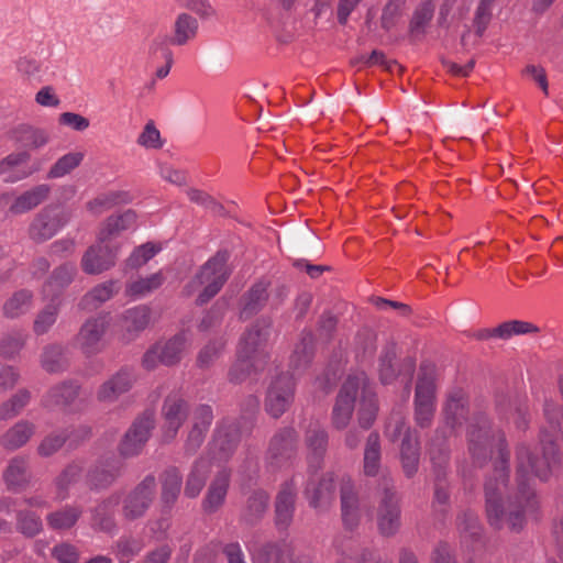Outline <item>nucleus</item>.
Returning <instances> with one entry per match:
<instances>
[{"mask_svg": "<svg viewBox=\"0 0 563 563\" xmlns=\"http://www.w3.org/2000/svg\"><path fill=\"white\" fill-rule=\"evenodd\" d=\"M120 339L124 343L134 341L151 323V309L145 305H139L124 310L120 318Z\"/></svg>", "mask_w": 563, "mask_h": 563, "instance_id": "nucleus-19", "label": "nucleus"}, {"mask_svg": "<svg viewBox=\"0 0 563 563\" xmlns=\"http://www.w3.org/2000/svg\"><path fill=\"white\" fill-rule=\"evenodd\" d=\"M143 549L141 540L135 538L122 537L114 545V554L119 563H129L131 559L137 555Z\"/></svg>", "mask_w": 563, "mask_h": 563, "instance_id": "nucleus-58", "label": "nucleus"}, {"mask_svg": "<svg viewBox=\"0 0 563 563\" xmlns=\"http://www.w3.org/2000/svg\"><path fill=\"white\" fill-rule=\"evenodd\" d=\"M334 487L332 474L324 475L317 486L308 485L306 496L309 505L316 509L327 507L333 498Z\"/></svg>", "mask_w": 563, "mask_h": 563, "instance_id": "nucleus-43", "label": "nucleus"}, {"mask_svg": "<svg viewBox=\"0 0 563 563\" xmlns=\"http://www.w3.org/2000/svg\"><path fill=\"white\" fill-rule=\"evenodd\" d=\"M437 368L432 363H422L415 393V421L420 428L431 426L435 412Z\"/></svg>", "mask_w": 563, "mask_h": 563, "instance_id": "nucleus-3", "label": "nucleus"}, {"mask_svg": "<svg viewBox=\"0 0 563 563\" xmlns=\"http://www.w3.org/2000/svg\"><path fill=\"white\" fill-rule=\"evenodd\" d=\"M51 555L57 563H79L81 558L80 550L68 541L56 543Z\"/></svg>", "mask_w": 563, "mask_h": 563, "instance_id": "nucleus-59", "label": "nucleus"}, {"mask_svg": "<svg viewBox=\"0 0 563 563\" xmlns=\"http://www.w3.org/2000/svg\"><path fill=\"white\" fill-rule=\"evenodd\" d=\"M85 158L81 151H73L60 156L48 169L46 177L48 179H58L69 175L75 170Z\"/></svg>", "mask_w": 563, "mask_h": 563, "instance_id": "nucleus-48", "label": "nucleus"}, {"mask_svg": "<svg viewBox=\"0 0 563 563\" xmlns=\"http://www.w3.org/2000/svg\"><path fill=\"white\" fill-rule=\"evenodd\" d=\"M27 333L23 330H11L0 340V354L8 360L14 358L24 347Z\"/></svg>", "mask_w": 563, "mask_h": 563, "instance_id": "nucleus-54", "label": "nucleus"}, {"mask_svg": "<svg viewBox=\"0 0 563 563\" xmlns=\"http://www.w3.org/2000/svg\"><path fill=\"white\" fill-rule=\"evenodd\" d=\"M342 520L347 529H354L360 521V504L354 488L345 484L341 488Z\"/></svg>", "mask_w": 563, "mask_h": 563, "instance_id": "nucleus-42", "label": "nucleus"}, {"mask_svg": "<svg viewBox=\"0 0 563 563\" xmlns=\"http://www.w3.org/2000/svg\"><path fill=\"white\" fill-rule=\"evenodd\" d=\"M272 321L268 318L258 319L241 338L236 361L229 372L233 383L243 382L252 371L262 367L266 360L264 344L267 341Z\"/></svg>", "mask_w": 563, "mask_h": 563, "instance_id": "nucleus-1", "label": "nucleus"}, {"mask_svg": "<svg viewBox=\"0 0 563 563\" xmlns=\"http://www.w3.org/2000/svg\"><path fill=\"white\" fill-rule=\"evenodd\" d=\"M496 0H481L474 18V24L477 35H482L486 30L493 14V5Z\"/></svg>", "mask_w": 563, "mask_h": 563, "instance_id": "nucleus-64", "label": "nucleus"}, {"mask_svg": "<svg viewBox=\"0 0 563 563\" xmlns=\"http://www.w3.org/2000/svg\"><path fill=\"white\" fill-rule=\"evenodd\" d=\"M66 441V432L51 433L41 441L37 453L43 457H48L59 451Z\"/></svg>", "mask_w": 563, "mask_h": 563, "instance_id": "nucleus-63", "label": "nucleus"}, {"mask_svg": "<svg viewBox=\"0 0 563 563\" xmlns=\"http://www.w3.org/2000/svg\"><path fill=\"white\" fill-rule=\"evenodd\" d=\"M305 442L308 449L309 468L319 470L328 446V432L319 422H310Z\"/></svg>", "mask_w": 563, "mask_h": 563, "instance_id": "nucleus-21", "label": "nucleus"}, {"mask_svg": "<svg viewBox=\"0 0 563 563\" xmlns=\"http://www.w3.org/2000/svg\"><path fill=\"white\" fill-rule=\"evenodd\" d=\"M70 220L68 211L57 207L42 209L32 221L29 234L35 242H44L52 239Z\"/></svg>", "mask_w": 563, "mask_h": 563, "instance_id": "nucleus-11", "label": "nucleus"}, {"mask_svg": "<svg viewBox=\"0 0 563 563\" xmlns=\"http://www.w3.org/2000/svg\"><path fill=\"white\" fill-rule=\"evenodd\" d=\"M295 397V380L289 374L277 376L268 386L265 397L266 412L277 419L290 407Z\"/></svg>", "mask_w": 563, "mask_h": 563, "instance_id": "nucleus-9", "label": "nucleus"}, {"mask_svg": "<svg viewBox=\"0 0 563 563\" xmlns=\"http://www.w3.org/2000/svg\"><path fill=\"white\" fill-rule=\"evenodd\" d=\"M228 301L225 299H219L211 309L203 316L199 323V329L201 331H208L217 325L220 324V322L223 319V316L228 309Z\"/></svg>", "mask_w": 563, "mask_h": 563, "instance_id": "nucleus-62", "label": "nucleus"}, {"mask_svg": "<svg viewBox=\"0 0 563 563\" xmlns=\"http://www.w3.org/2000/svg\"><path fill=\"white\" fill-rule=\"evenodd\" d=\"M380 441L377 432H372L366 439L364 457H363V473L366 476H376L380 468Z\"/></svg>", "mask_w": 563, "mask_h": 563, "instance_id": "nucleus-45", "label": "nucleus"}, {"mask_svg": "<svg viewBox=\"0 0 563 563\" xmlns=\"http://www.w3.org/2000/svg\"><path fill=\"white\" fill-rule=\"evenodd\" d=\"M162 250L161 245L147 242L137 246L128 258L130 267H140L146 264Z\"/></svg>", "mask_w": 563, "mask_h": 563, "instance_id": "nucleus-61", "label": "nucleus"}, {"mask_svg": "<svg viewBox=\"0 0 563 563\" xmlns=\"http://www.w3.org/2000/svg\"><path fill=\"white\" fill-rule=\"evenodd\" d=\"M164 276L161 272L154 273L147 277H141L126 285V296L132 298H142L158 289L164 283Z\"/></svg>", "mask_w": 563, "mask_h": 563, "instance_id": "nucleus-51", "label": "nucleus"}, {"mask_svg": "<svg viewBox=\"0 0 563 563\" xmlns=\"http://www.w3.org/2000/svg\"><path fill=\"white\" fill-rule=\"evenodd\" d=\"M230 477L231 473L227 468L217 473L202 500L205 512L213 514L222 507L230 486Z\"/></svg>", "mask_w": 563, "mask_h": 563, "instance_id": "nucleus-24", "label": "nucleus"}, {"mask_svg": "<svg viewBox=\"0 0 563 563\" xmlns=\"http://www.w3.org/2000/svg\"><path fill=\"white\" fill-rule=\"evenodd\" d=\"M314 355V338L310 331H302L290 355L289 365L295 372L306 369Z\"/></svg>", "mask_w": 563, "mask_h": 563, "instance_id": "nucleus-35", "label": "nucleus"}, {"mask_svg": "<svg viewBox=\"0 0 563 563\" xmlns=\"http://www.w3.org/2000/svg\"><path fill=\"white\" fill-rule=\"evenodd\" d=\"M35 432V426L32 422L21 420L10 428L0 439V444L14 451L23 446Z\"/></svg>", "mask_w": 563, "mask_h": 563, "instance_id": "nucleus-41", "label": "nucleus"}, {"mask_svg": "<svg viewBox=\"0 0 563 563\" xmlns=\"http://www.w3.org/2000/svg\"><path fill=\"white\" fill-rule=\"evenodd\" d=\"M297 488L292 481L286 482L282 485L280 490L276 496L275 501V516L276 525L278 528H287L294 516L295 501H296Z\"/></svg>", "mask_w": 563, "mask_h": 563, "instance_id": "nucleus-26", "label": "nucleus"}, {"mask_svg": "<svg viewBox=\"0 0 563 563\" xmlns=\"http://www.w3.org/2000/svg\"><path fill=\"white\" fill-rule=\"evenodd\" d=\"M229 255L227 252H218L205 263L195 277L185 286V294L191 296L201 289L197 297V305L202 306L213 298L229 278Z\"/></svg>", "mask_w": 563, "mask_h": 563, "instance_id": "nucleus-2", "label": "nucleus"}, {"mask_svg": "<svg viewBox=\"0 0 563 563\" xmlns=\"http://www.w3.org/2000/svg\"><path fill=\"white\" fill-rule=\"evenodd\" d=\"M110 327L109 313L87 318L74 339L75 346L86 356L101 353L106 346V334Z\"/></svg>", "mask_w": 563, "mask_h": 563, "instance_id": "nucleus-5", "label": "nucleus"}, {"mask_svg": "<svg viewBox=\"0 0 563 563\" xmlns=\"http://www.w3.org/2000/svg\"><path fill=\"white\" fill-rule=\"evenodd\" d=\"M16 530L26 538H33L42 532L41 517L31 510H19L15 516Z\"/></svg>", "mask_w": 563, "mask_h": 563, "instance_id": "nucleus-55", "label": "nucleus"}, {"mask_svg": "<svg viewBox=\"0 0 563 563\" xmlns=\"http://www.w3.org/2000/svg\"><path fill=\"white\" fill-rule=\"evenodd\" d=\"M51 192V186L40 184L18 196L9 208L13 214L29 212L45 201Z\"/></svg>", "mask_w": 563, "mask_h": 563, "instance_id": "nucleus-31", "label": "nucleus"}, {"mask_svg": "<svg viewBox=\"0 0 563 563\" xmlns=\"http://www.w3.org/2000/svg\"><path fill=\"white\" fill-rule=\"evenodd\" d=\"M396 357L397 353L394 345L387 346L379 356V378L385 385L391 384L401 371L406 372L409 379L412 375L415 362L411 358H407L400 368Z\"/></svg>", "mask_w": 563, "mask_h": 563, "instance_id": "nucleus-23", "label": "nucleus"}, {"mask_svg": "<svg viewBox=\"0 0 563 563\" xmlns=\"http://www.w3.org/2000/svg\"><path fill=\"white\" fill-rule=\"evenodd\" d=\"M365 373L349 375L340 388L332 409L331 421L333 428L345 429L352 419L360 391L364 388Z\"/></svg>", "mask_w": 563, "mask_h": 563, "instance_id": "nucleus-4", "label": "nucleus"}, {"mask_svg": "<svg viewBox=\"0 0 563 563\" xmlns=\"http://www.w3.org/2000/svg\"><path fill=\"white\" fill-rule=\"evenodd\" d=\"M189 406L187 401L178 395L168 396L163 405L162 415L164 418L163 439L165 442L172 441L188 417Z\"/></svg>", "mask_w": 563, "mask_h": 563, "instance_id": "nucleus-17", "label": "nucleus"}, {"mask_svg": "<svg viewBox=\"0 0 563 563\" xmlns=\"http://www.w3.org/2000/svg\"><path fill=\"white\" fill-rule=\"evenodd\" d=\"M156 493V478L146 475L133 489L121 497V515L128 521L143 518L151 508Z\"/></svg>", "mask_w": 563, "mask_h": 563, "instance_id": "nucleus-6", "label": "nucleus"}, {"mask_svg": "<svg viewBox=\"0 0 563 563\" xmlns=\"http://www.w3.org/2000/svg\"><path fill=\"white\" fill-rule=\"evenodd\" d=\"M2 478L8 489L13 493L26 489L32 482L29 457L23 455L12 457L3 471Z\"/></svg>", "mask_w": 563, "mask_h": 563, "instance_id": "nucleus-20", "label": "nucleus"}, {"mask_svg": "<svg viewBox=\"0 0 563 563\" xmlns=\"http://www.w3.org/2000/svg\"><path fill=\"white\" fill-rule=\"evenodd\" d=\"M466 405L467 398L465 393L461 389L452 390L448 395L443 408L445 423L451 428L461 426L466 418Z\"/></svg>", "mask_w": 563, "mask_h": 563, "instance_id": "nucleus-37", "label": "nucleus"}, {"mask_svg": "<svg viewBox=\"0 0 563 563\" xmlns=\"http://www.w3.org/2000/svg\"><path fill=\"white\" fill-rule=\"evenodd\" d=\"M76 273L77 268L73 263H65L56 267L43 286L44 296L53 297L62 292L73 282Z\"/></svg>", "mask_w": 563, "mask_h": 563, "instance_id": "nucleus-38", "label": "nucleus"}, {"mask_svg": "<svg viewBox=\"0 0 563 563\" xmlns=\"http://www.w3.org/2000/svg\"><path fill=\"white\" fill-rule=\"evenodd\" d=\"M296 444V430L291 427L280 429L271 439L266 454L267 462L274 467L283 466L292 457Z\"/></svg>", "mask_w": 563, "mask_h": 563, "instance_id": "nucleus-15", "label": "nucleus"}, {"mask_svg": "<svg viewBox=\"0 0 563 563\" xmlns=\"http://www.w3.org/2000/svg\"><path fill=\"white\" fill-rule=\"evenodd\" d=\"M211 471V463L206 457L197 459L186 477L184 496L194 499L197 498L203 489Z\"/></svg>", "mask_w": 563, "mask_h": 563, "instance_id": "nucleus-29", "label": "nucleus"}, {"mask_svg": "<svg viewBox=\"0 0 563 563\" xmlns=\"http://www.w3.org/2000/svg\"><path fill=\"white\" fill-rule=\"evenodd\" d=\"M357 401L360 402V408L357 411L358 426L363 430H367L372 427L376 419L378 412V404L374 387L368 382L366 375L364 388H362V390L360 391Z\"/></svg>", "mask_w": 563, "mask_h": 563, "instance_id": "nucleus-28", "label": "nucleus"}, {"mask_svg": "<svg viewBox=\"0 0 563 563\" xmlns=\"http://www.w3.org/2000/svg\"><path fill=\"white\" fill-rule=\"evenodd\" d=\"M59 313L57 303L45 306L35 317L33 331L36 335H43L55 324Z\"/></svg>", "mask_w": 563, "mask_h": 563, "instance_id": "nucleus-56", "label": "nucleus"}, {"mask_svg": "<svg viewBox=\"0 0 563 563\" xmlns=\"http://www.w3.org/2000/svg\"><path fill=\"white\" fill-rule=\"evenodd\" d=\"M30 159L27 152L12 153L0 162V175L5 183H16L27 178L33 172L22 167Z\"/></svg>", "mask_w": 563, "mask_h": 563, "instance_id": "nucleus-33", "label": "nucleus"}, {"mask_svg": "<svg viewBox=\"0 0 563 563\" xmlns=\"http://www.w3.org/2000/svg\"><path fill=\"white\" fill-rule=\"evenodd\" d=\"M132 201L130 192L124 190L109 191L99 195L87 203V209L92 214H100L103 211L119 205H126Z\"/></svg>", "mask_w": 563, "mask_h": 563, "instance_id": "nucleus-44", "label": "nucleus"}, {"mask_svg": "<svg viewBox=\"0 0 563 563\" xmlns=\"http://www.w3.org/2000/svg\"><path fill=\"white\" fill-rule=\"evenodd\" d=\"M133 384V376L128 369H121L107 379L97 390L100 402H114L122 394L129 391Z\"/></svg>", "mask_w": 563, "mask_h": 563, "instance_id": "nucleus-27", "label": "nucleus"}, {"mask_svg": "<svg viewBox=\"0 0 563 563\" xmlns=\"http://www.w3.org/2000/svg\"><path fill=\"white\" fill-rule=\"evenodd\" d=\"M377 527L385 537L395 536L400 528V506L391 479H384L377 510Z\"/></svg>", "mask_w": 563, "mask_h": 563, "instance_id": "nucleus-8", "label": "nucleus"}, {"mask_svg": "<svg viewBox=\"0 0 563 563\" xmlns=\"http://www.w3.org/2000/svg\"><path fill=\"white\" fill-rule=\"evenodd\" d=\"M188 347L186 333L180 332L167 341H159L152 345L144 354L142 364L148 369H155L158 365L172 366L180 362Z\"/></svg>", "mask_w": 563, "mask_h": 563, "instance_id": "nucleus-7", "label": "nucleus"}, {"mask_svg": "<svg viewBox=\"0 0 563 563\" xmlns=\"http://www.w3.org/2000/svg\"><path fill=\"white\" fill-rule=\"evenodd\" d=\"M33 306V294L30 290L22 289L15 291L2 307L5 318L15 319L25 314Z\"/></svg>", "mask_w": 563, "mask_h": 563, "instance_id": "nucleus-47", "label": "nucleus"}, {"mask_svg": "<svg viewBox=\"0 0 563 563\" xmlns=\"http://www.w3.org/2000/svg\"><path fill=\"white\" fill-rule=\"evenodd\" d=\"M198 32V21L187 14H179L174 23V36L172 38V44L174 45H185L189 41L194 40Z\"/></svg>", "mask_w": 563, "mask_h": 563, "instance_id": "nucleus-49", "label": "nucleus"}, {"mask_svg": "<svg viewBox=\"0 0 563 563\" xmlns=\"http://www.w3.org/2000/svg\"><path fill=\"white\" fill-rule=\"evenodd\" d=\"M119 290L117 280H107L90 289L79 301L80 309L92 311L110 300Z\"/></svg>", "mask_w": 563, "mask_h": 563, "instance_id": "nucleus-36", "label": "nucleus"}, {"mask_svg": "<svg viewBox=\"0 0 563 563\" xmlns=\"http://www.w3.org/2000/svg\"><path fill=\"white\" fill-rule=\"evenodd\" d=\"M536 332H539V328L531 322L510 320L493 329V331L489 332V335H494L501 340H509L514 335H523Z\"/></svg>", "mask_w": 563, "mask_h": 563, "instance_id": "nucleus-53", "label": "nucleus"}, {"mask_svg": "<svg viewBox=\"0 0 563 563\" xmlns=\"http://www.w3.org/2000/svg\"><path fill=\"white\" fill-rule=\"evenodd\" d=\"M253 563H311L306 555H296L290 543H266L252 552Z\"/></svg>", "mask_w": 563, "mask_h": 563, "instance_id": "nucleus-18", "label": "nucleus"}, {"mask_svg": "<svg viewBox=\"0 0 563 563\" xmlns=\"http://www.w3.org/2000/svg\"><path fill=\"white\" fill-rule=\"evenodd\" d=\"M117 254L118 247L111 246L108 242H100V235H98V242L82 256V271L89 275H99L114 266Z\"/></svg>", "mask_w": 563, "mask_h": 563, "instance_id": "nucleus-14", "label": "nucleus"}, {"mask_svg": "<svg viewBox=\"0 0 563 563\" xmlns=\"http://www.w3.org/2000/svg\"><path fill=\"white\" fill-rule=\"evenodd\" d=\"M240 442V432L236 424L223 419L217 423L214 429L211 452L213 457L219 461H228L238 448Z\"/></svg>", "mask_w": 563, "mask_h": 563, "instance_id": "nucleus-13", "label": "nucleus"}, {"mask_svg": "<svg viewBox=\"0 0 563 563\" xmlns=\"http://www.w3.org/2000/svg\"><path fill=\"white\" fill-rule=\"evenodd\" d=\"M123 466V462L114 455L101 457L87 472V484L91 489L107 488L121 476Z\"/></svg>", "mask_w": 563, "mask_h": 563, "instance_id": "nucleus-16", "label": "nucleus"}, {"mask_svg": "<svg viewBox=\"0 0 563 563\" xmlns=\"http://www.w3.org/2000/svg\"><path fill=\"white\" fill-rule=\"evenodd\" d=\"M121 494L115 492L102 499L91 509V526L103 532H113L117 529L115 510L120 505Z\"/></svg>", "mask_w": 563, "mask_h": 563, "instance_id": "nucleus-22", "label": "nucleus"}, {"mask_svg": "<svg viewBox=\"0 0 563 563\" xmlns=\"http://www.w3.org/2000/svg\"><path fill=\"white\" fill-rule=\"evenodd\" d=\"M155 419L152 411H145L136 418L119 444V453L123 459L139 455L154 429Z\"/></svg>", "mask_w": 563, "mask_h": 563, "instance_id": "nucleus-10", "label": "nucleus"}, {"mask_svg": "<svg viewBox=\"0 0 563 563\" xmlns=\"http://www.w3.org/2000/svg\"><path fill=\"white\" fill-rule=\"evenodd\" d=\"M434 13V4L428 0L422 2L415 11L410 30L412 33H423L426 26L432 20Z\"/></svg>", "mask_w": 563, "mask_h": 563, "instance_id": "nucleus-60", "label": "nucleus"}, {"mask_svg": "<svg viewBox=\"0 0 563 563\" xmlns=\"http://www.w3.org/2000/svg\"><path fill=\"white\" fill-rule=\"evenodd\" d=\"M82 472L84 463L80 461H74L69 463L55 478L54 484L56 486V498L58 500L67 498L69 487L80 478Z\"/></svg>", "mask_w": 563, "mask_h": 563, "instance_id": "nucleus-46", "label": "nucleus"}, {"mask_svg": "<svg viewBox=\"0 0 563 563\" xmlns=\"http://www.w3.org/2000/svg\"><path fill=\"white\" fill-rule=\"evenodd\" d=\"M18 132V140L34 150L45 146L51 140L49 133L44 129L23 126Z\"/></svg>", "mask_w": 563, "mask_h": 563, "instance_id": "nucleus-57", "label": "nucleus"}, {"mask_svg": "<svg viewBox=\"0 0 563 563\" xmlns=\"http://www.w3.org/2000/svg\"><path fill=\"white\" fill-rule=\"evenodd\" d=\"M82 515V508L75 505H66L46 516V521L52 530L62 531L71 529Z\"/></svg>", "mask_w": 563, "mask_h": 563, "instance_id": "nucleus-40", "label": "nucleus"}, {"mask_svg": "<svg viewBox=\"0 0 563 563\" xmlns=\"http://www.w3.org/2000/svg\"><path fill=\"white\" fill-rule=\"evenodd\" d=\"M420 459V446L418 434L407 429L400 445V460L402 470L407 477L413 476L418 471Z\"/></svg>", "mask_w": 563, "mask_h": 563, "instance_id": "nucleus-30", "label": "nucleus"}, {"mask_svg": "<svg viewBox=\"0 0 563 563\" xmlns=\"http://www.w3.org/2000/svg\"><path fill=\"white\" fill-rule=\"evenodd\" d=\"M268 282L260 280L243 296L240 311L241 319H250L265 306L268 299Z\"/></svg>", "mask_w": 563, "mask_h": 563, "instance_id": "nucleus-32", "label": "nucleus"}, {"mask_svg": "<svg viewBox=\"0 0 563 563\" xmlns=\"http://www.w3.org/2000/svg\"><path fill=\"white\" fill-rule=\"evenodd\" d=\"M467 437L470 453L474 461L478 464L486 461L493 452L495 433L485 415L481 413L473 418Z\"/></svg>", "mask_w": 563, "mask_h": 563, "instance_id": "nucleus-12", "label": "nucleus"}, {"mask_svg": "<svg viewBox=\"0 0 563 563\" xmlns=\"http://www.w3.org/2000/svg\"><path fill=\"white\" fill-rule=\"evenodd\" d=\"M40 363L51 374L63 372L67 367L65 349L58 344H48L43 349Z\"/></svg>", "mask_w": 563, "mask_h": 563, "instance_id": "nucleus-50", "label": "nucleus"}, {"mask_svg": "<svg viewBox=\"0 0 563 563\" xmlns=\"http://www.w3.org/2000/svg\"><path fill=\"white\" fill-rule=\"evenodd\" d=\"M268 494L264 490H255L247 498L246 506L243 510L242 518L247 523L258 521L267 510Z\"/></svg>", "mask_w": 563, "mask_h": 563, "instance_id": "nucleus-52", "label": "nucleus"}, {"mask_svg": "<svg viewBox=\"0 0 563 563\" xmlns=\"http://www.w3.org/2000/svg\"><path fill=\"white\" fill-rule=\"evenodd\" d=\"M79 394V385L75 382H64L51 388L43 399V405L49 409L65 408L71 405Z\"/></svg>", "mask_w": 563, "mask_h": 563, "instance_id": "nucleus-34", "label": "nucleus"}, {"mask_svg": "<svg viewBox=\"0 0 563 563\" xmlns=\"http://www.w3.org/2000/svg\"><path fill=\"white\" fill-rule=\"evenodd\" d=\"M161 504L164 509H172L181 493L183 474L176 466L165 468L159 475Z\"/></svg>", "mask_w": 563, "mask_h": 563, "instance_id": "nucleus-25", "label": "nucleus"}, {"mask_svg": "<svg viewBox=\"0 0 563 563\" xmlns=\"http://www.w3.org/2000/svg\"><path fill=\"white\" fill-rule=\"evenodd\" d=\"M137 216L134 210L128 209L124 212L109 217L103 223L99 235L100 242H108L111 238L122 231L132 229L136 223Z\"/></svg>", "mask_w": 563, "mask_h": 563, "instance_id": "nucleus-39", "label": "nucleus"}]
</instances>
